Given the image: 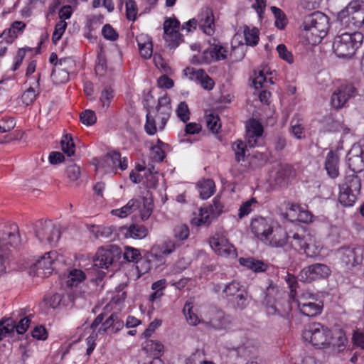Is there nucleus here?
Returning a JSON list of instances; mask_svg holds the SVG:
<instances>
[{"mask_svg": "<svg viewBox=\"0 0 364 364\" xmlns=\"http://www.w3.org/2000/svg\"><path fill=\"white\" fill-rule=\"evenodd\" d=\"M338 257L341 263L348 268L353 267L357 263L355 249L342 247L338 250Z\"/></svg>", "mask_w": 364, "mask_h": 364, "instance_id": "obj_28", "label": "nucleus"}, {"mask_svg": "<svg viewBox=\"0 0 364 364\" xmlns=\"http://www.w3.org/2000/svg\"><path fill=\"white\" fill-rule=\"evenodd\" d=\"M257 204V201L255 198H251L250 200L244 202L239 208L238 217L242 218L247 215L256 207Z\"/></svg>", "mask_w": 364, "mask_h": 364, "instance_id": "obj_49", "label": "nucleus"}, {"mask_svg": "<svg viewBox=\"0 0 364 364\" xmlns=\"http://www.w3.org/2000/svg\"><path fill=\"white\" fill-rule=\"evenodd\" d=\"M66 176L71 181H77L81 174L80 166L75 164L68 165L65 170Z\"/></svg>", "mask_w": 364, "mask_h": 364, "instance_id": "obj_60", "label": "nucleus"}, {"mask_svg": "<svg viewBox=\"0 0 364 364\" xmlns=\"http://www.w3.org/2000/svg\"><path fill=\"white\" fill-rule=\"evenodd\" d=\"M0 331L6 336L12 333L16 329V321L11 318L2 319L0 321Z\"/></svg>", "mask_w": 364, "mask_h": 364, "instance_id": "obj_54", "label": "nucleus"}, {"mask_svg": "<svg viewBox=\"0 0 364 364\" xmlns=\"http://www.w3.org/2000/svg\"><path fill=\"white\" fill-rule=\"evenodd\" d=\"M61 149L68 156H72L75 154V145L71 134H66L60 141Z\"/></svg>", "mask_w": 364, "mask_h": 364, "instance_id": "obj_42", "label": "nucleus"}, {"mask_svg": "<svg viewBox=\"0 0 364 364\" xmlns=\"http://www.w3.org/2000/svg\"><path fill=\"white\" fill-rule=\"evenodd\" d=\"M287 245L296 251L304 250L308 257H315L319 254L318 248L311 243V239L299 233L288 236Z\"/></svg>", "mask_w": 364, "mask_h": 364, "instance_id": "obj_12", "label": "nucleus"}, {"mask_svg": "<svg viewBox=\"0 0 364 364\" xmlns=\"http://www.w3.org/2000/svg\"><path fill=\"white\" fill-rule=\"evenodd\" d=\"M114 98V91L109 86H105L101 92L100 102L102 109H107Z\"/></svg>", "mask_w": 364, "mask_h": 364, "instance_id": "obj_46", "label": "nucleus"}, {"mask_svg": "<svg viewBox=\"0 0 364 364\" xmlns=\"http://www.w3.org/2000/svg\"><path fill=\"white\" fill-rule=\"evenodd\" d=\"M138 11L137 6L134 0H127L126 16L129 21H134Z\"/></svg>", "mask_w": 364, "mask_h": 364, "instance_id": "obj_61", "label": "nucleus"}, {"mask_svg": "<svg viewBox=\"0 0 364 364\" xmlns=\"http://www.w3.org/2000/svg\"><path fill=\"white\" fill-rule=\"evenodd\" d=\"M223 293L228 304L235 310L242 311L249 304L248 291L240 282L232 281L225 285Z\"/></svg>", "mask_w": 364, "mask_h": 364, "instance_id": "obj_6", "label": "nucleus"}, {"mask_svg": "<svg viewBox=\"0 0 364 364\" xmlns=\"http://www.w3.org/2000/svg\"><path fill=\"white\" fill-rule=\"evenodd\" d=\"M273 226L264 218H255L251 222V230L255 236L262 242Z\"/></svg>", "mask_w": 364, "mask_h": 364, "instance_id": "obj_21", "label": "nucleus"}, {"mask_svg": "<svg viewBox=\"0 0 364 364\" xmlns=\"http://www.w3.org/2000/svg\"><path fill=\"white\" fill-rule=\"evenodd\" d=\"M141 206L139 200L132 198L122 208L114 209L111 211L112 215L117 216L121 218H126L135 210H138Z\"/></svg>", "mask_w": 364, "mask_h": 364, "instance_id": "obj_33", "label": "nucleus"}, {"mask_svg": "<svg viewBox=\"0 0 364 364\" xmlns=\"http://www.w3.org/2000/svg\"><path fill=\"white\" fill-rule=\"evenodd\" d=\"M348 9L354 11L355 20H358L362 28L364 27V2L352 1L348 4Z\"/></svg>", "mask_w": 364, "mask_h": 364, "instance_id": "obj_43", "label": "nucleus"}, {"mask_svg": "<svg viewBox=\"0 0 364 364\" xmlns=\"http://www.w3.org/2000/svg\"><path fill=\"white\" fill-rule=\"evenodd\" d=\"M80 119L82 124L90 126L96 122L97 117L94 111L86 109L81 112Z\"/></svg>", "mask_w": 364, "mask_h": 364, "instance_id": "obj_58", "label": "nucleus"}, {"mask_svg": "<svg viewBox=\"0 0 364 364\" xmlns=\"http://www.w3.org/2000/svg\"><path fill=\"white\" fill-rule=\"evenodd\" d=\"M244 36L247 46H256L259 41V30L255 27L250 29L245 26L244 27Z\"/></svg>", "mask_w": 364, "mask_h": 364, "instance_id": "obj_44", "label": "nucleus"}, {"mask_svg": "<svg viewBox=\"0 0 364 364\" xmlns=\"http://www.w3.org/2000/svg\"><path fill=\"white\" fill-rule=\"evenodd\" d=\"M146 118L144 129L149 135H154L157 131L155 117H153L151 112L149 111L146 114Z\"/></svg>", "mask_w": 364, "mask_h": 364, "instance_id": "obj_55", "label": "nucleus"}, {"mask_svg": "<svg viewBox=\"0 0 364 364\" xmlns=\"http://www.w3.org/2000/svg\"><path fill=\"white\" fill-rule=\"evenodd\" d=\"M212 215L207 207L200 208L199 210V214L198 217L194 218L192 220V223L197 225H209L213 219Z\"/></svg>", "mask_w": 364, "mask_h": 364, "instance_id": "obj_39", "label": "nucleus"}, {"mask_svg": "<svg viewBox=\"0 0 364 364\" xmlns=\"http://www.w3.org/2000/svg\"><path fill=\"white\" fill-rule=\"evenodd\" d=\"M357 89L352 84L341 85L331 95V102L335 109H341L348 100L357 94Z\"/></svg>", "mask_w": 364, "mask_h": 364, "instance_id": "obj_13", "label": "nucleus"}, {"mask_svg": "<svg viewBox=\"0 0 364 364\" xmlns=\"http://www.w3.org/2000/svg\"><path fill=\"white\" fill-rule=\"evenodd\" d=\"M35 234L42 243L54 244L60 237V231L51 220L37 221L35 224Z\"/></svg>", "mask_w": 364, "mask_h": 364, "instance_id": "obj_7", "label": "nucleus"}, {"mask_svg": "<svg viewBox=\"0 0 364 364\" xmlns=\"http://www.w3.org/2000/svg\"><path fill=\"white\" fill-rule=\"evenodd\" d=\"M199 26L205 34L213 35L215 32L214 16L210 9L205 8L202 11Z\"/></svg>", "mask_w": 364, "mask_h": 364, "instance_id": "obj_26", "label": "nucleus"}, {"mask_svg": "<svg viewBox=\"0 0 364 364\" xmlns=\"http://www.w3.org/2000/svg\"><path fill=\"white\" fill-rule=\"evenodd\" d=\"M238 262L242 266H244L255 272H264L267 269V264L253 257H240L239 258Z\"/></svg>", "mask_w": 364, "mask_h": 364, "instance_id": "obj_35", "label": "nucleus"}, {"mask_svg": "<svg viewBox=\"0 0 364 364\" xmlns=\"http://www.w3.org/2000/svg\"><path fill=\"white\" fill-rule=\"evenodd\" d=\"M303 26L302 35L309 44L315 45L326 36L329 28L328 18L321 12H314L305 17Z\"/></svg>", "mask_w": 364, "mask_h": 364, "instance_id": "obj_2", "label": "nucleus"}, {"mask_svg": "<svg viewBox=\"0 0 364 364\" xmlns=\"http://www.w3.org/2000/svg\"><path fill=\"white\" fill-rule=\"evenodd\" d=\"M232 149L235 152V159L237 162L244 161L246 151V144L240 141H236L232 144Z\"/></svg>", "mask_w": 364, "mask_h": 364, "instance_id": "obj_50", "label": "nucleus"}, {"mask_svg": "<svg viewBox=\"0 0 364 364\" xmlns=\"http://www.w3.org/2000/svg\"><path fill=\"white\" fill-rule=\"evenodd\" d=\"M124 326V321L120 317V314L117 312L112 313L99 328L98 332L101 333L110 329L112 333H116Z\"/></svg>", "mask_w": 364, "mask_h": 364, "instance_id": "obj_24", "label": "nucleus"}, {"mask_svg": "<svg viewBox=\"0 0 364 364\" xmlns=\"http://www.w3.org/2000/svg\"><path fill=\"white\" fill-rule=\"evenodd\" d=\"M67 28V23L65 21H60L55 26V30L52 36V41L54 44L61 38Z\"/></svg>", "mask_w": 364, "mask_h": 364, "instance_id": "obj_57", "label": "nucleus"}, {"mask_svg": "<svg viewBox=\"0 0 364 364\" xmlns=\"http://www.w3.org/2000/svg\"><path fill=\"white\" fill-rule=\"evenodd\" d=\"M325 169L332 178H336L339 175V158L338 154L333 151H330L326 156Z\"/></svg>", "mask_w": 364, "mask_h": 364, "instance_id": "obj_27", "label": "nucleus"}, {"mask_svg": "<svg viewBox=\"0 0 364 364\" xmlns=\"http://www.w3.org/2000/svg\"><path fill=\"white\" fill-rule=\"evenodd\" d=\"M229 321L222 311L212 310L210 312L209 321L206 324L209 325L215 329H223L226 328Z\"/></svg>", "mask_w": 364, "mask_h": 364, "instance_id": "obj_29", "label": "nucleus"}, {"mask_svg": "<svg viewBox=\"0 0 364 364\" xmlns=\"http://www.w3.org/2000/svg\"><path fill=\"white\" fill-rule=\"evenodd\" d=\"M139 53L145 59L149 58L152 55V43L147 35L141 34L136 37Z\"/></svg>", "mask_w": 364, "mask_h": 364, "instance_id": "obj_34", "label": "nucleus"}, {"mask_svg": "<svg viewBox=\"0 0 364 364\" xmlns=\"http://www.w3.org/2000/svg\"><path fill=\"white\" fill-rule=\"evenodd\" d=\"M210 245L216 254L222 257H235L236 251L228 239L220 234H215L210 240Z\"/></svg>", "mask_w": 364, "mask_h": 364, "instance_id": "obj_14", "label": "nucleus"}, {"mask_svg": "<svg viewBox=\"0 0 364 364\" xmlns=\"http://www.w3.org/2000/svg\"><path fill=\"white\" fill-rule=\"evenodd\" d=\"M355 14L351 9H348V5L341 10L337 16V19L340 24L349 30H355L362 28L358 20H355Z\"/></svg>", "mask_w": 364, "mask_h": 364, "instance_id": "obj_19", "label": "nucleus"}, {"mask_svg": "<svg viewBox=\"0 0 364 364\" xmlns=\"http://www.w3.org/2000/svg\"><path fill=\"white\" fill-rule=\"evenodd\" d=\"M85 279V274L82 270L74 269L69 272L66 284L70 287H77Z\"/></svg>", "mask_w": 364, "mask_h": 364, "instance_id": "obj_41", "label": "nucleus"}, {"mask_svg": "<svg viewBox=\"0 0 364 364\" xmlns=\"http://www.w3.org/2000/svg\"><path fill=\"white\" fill-rule=\"evenodd\" d=\"M288 235L281 226L272 227L263 242L274 247H283L287 245Z\"/></svg>", "mask_w": 364, "mask_h": 364, "instance_id": "obj_17", "label": "nucleus"}, {"mask_svg": "<svg viewBox=\"0 0 364 364\" xmlns=\"http://www.w3.org/2000/svg\"><path fill=\"white\" fill-rule=\"evenodd\" d=\"M143 208L141 210V218L147 220L152 213L154 203L151 198L143 197Z\"/></svg>", "mask_w": 364, "mask_h": 364, "instance_id": "obj_52", "label": "nucleus"}, {"mask_svg": "<svg viewBox=\"0 0 364 364\" xmlns=\"http://www.w3.org/2000/svg\"><path fill=\"white\" fill-rule=\"evenodd\" d=\"M363 41V35L360 32L343 33L335 37L333 42V52L339 58H351Z\"/></svg>", "mask_w": 364, "mask_h": 364, "instance_id": "obj_4", "label": "nucleus"}, {"mask_svg": "<svg viewBox=\"0 0 364 364\" xmlns=\"http://www.w3.org/2000/svg\"><path fill=\"white\" fill-rule=\"evenodd\" d=\"M123 257L124 259L129 262L138 263L139 262L141 263H146V272L151 269L149 260L141 258L139 250L136 248L132 247H125Z\"/></svg>", "mask_w": 364, "mask_h": 364, "instance_id": "obj_32", "label": "nucleus"}, {"mask_svg": "<svg viewBox=\"0 0 364 364\" xmlns=\"http://www.w3.org/2000/svg\"><path fill=\"white\" fill-rule=\"evenodd\" d=\"M56 68L71 73L75 68V61L72 58H63L59 60V63L55 65Z\"/></svg>", "mask_w": 364, "mask_h": 364, "instance_id": "obj_59", "label": "nucleus"}, {"mask_svg": "<svg viewBox=\"0 0 364 364\" xmlns=\"http://www.w3.org/2000/svg\"><path fill=\"white\" fill-rule=\"evenodd\" d=\"M296 302L299 311L304 316L309 317H314L319 315L323 308V305L321 301H314L303 302V299H298Z\"/></svg>", "mask_w": 364, "mask_h": 364, "instance_id": "obj_22", "label": "nucleus"}, {"mask_svg": "<svg viewBox=\"0 0 364 364\" xmlns=\"http://www.w3.org/2000/svg\"><path fill=\"white\" fill-rule=\"evenodd\" d=\"M228 50L221 45L215 44L210 50H205L203 53L204 58L206 60L219 61L227 58Z\"/></svg>", "mask_w": 364, "mask_h": 364, "instance_id": "obj_36", "label": "nucleus"}, {"mask_svg": "<svg viewBox=\"0 0 364 364\" xmlns=\"http://www.w3.org/2000/svg\"><path fill=\"white\" fill-rule=\"evenodd\" d=\"M160 110L161 125L159 129L162 130L165 127L171 113V99L167 95H165L158 100L157 106L155 108Z\"/></svg>", "mask_w": 364, "mask_h": 364, "instance_id": "obj_23", "label": "nucleus"}, {"mask_svg": "<svg viewBox=\"0 0 364 364\" xmlns=\"http://www.w3.org/2000/svg\"><path fill=\"white\" fill-rule=\"evenodd\" d=\"M186 76L191 80H195L200 83L205 90H211L214 86V81L202 69L195 70L194 68H186L184 70Z\"/></svg>", "mask_w": 364, "mask_h": 364, "instance_id": "obj_20", "label": "nucleus"}, {"mask_svg": "<svg viewBox=\"0 0 364 364\" xmlns=\"http://www.w3.org/2000/svg\"><path fill=\"white\" fill-rule=\"evenodd\" d=\"M164 345L159 341L148 339L143 346V349L153 355L154 358H159L164 351Z\"/></svg>", "mask_w": 364, "mask_h": 364, "instance_id": "obj_38", "label": "nucleus"}, {"mask_svg": "<svg viewBox=\"0 0 364 364\" xmlns=\"http://www.w3.org/2000/svg\"><path fill=\"white\" fill-rule=\"evenodd\" d=\"M291 132L296 139H301L305 136L304 134V127L301 124L299 123V120L295 121L294 119H292L291 121Z\"/></svg>", "mask_w": 364, "mask_h": 364, "instance_id": "obj_63", "label": "nucleus"}, {"mask_svg": "<svg viewBox=\"0 0 364 364\" xmlns=\"http://www.w3.org/2000/svg\"><path fill=\"white\" fill-rule=\"evenodd\" d=\"M215 183L212 179L203 180L198 184L200 196L202 199L210 198L215 191Z\"/></svg>", "mask_w": 364, "mask_h": 364, "instance_id": "obj_40", "label": "nucleus"}, {"mask_svg": "<svg viewBox=\"0 0 364 364\" xmlns=\"http://www.w3.org/2000/svg\"><path fill=\"white\" fill-rule=\"evenodd\" d=\"M263 132V127L258 120L251 119L247 122L245 138L250 147H255L257 144Z\"/></svg>", "mask_w": 364, "mask_h": 364, "instance_id": "obj_16", "label": "nucleus"}, {"mask_svg": "<svg viewBox=\"0 0 364 364\" xmlns=\"http://www.w3.org/2000/svg\"><path fill=\"white\" fill-rule=\"evenodd\" d=\"M20 241L17 225H0V275L6 272L10 247H17Z\"/></svg>", "mask_w": 364, "mask_h": 364, "instance_id": "obj_3", "label": "nucleus"}, {"mask_svg": "<svg viewBox=\"0 0 364 364\" xmlns=\"http://www.w3.org/2000/svg\"><path fill=\"white\" fill-rule=\"evenodd\" d=\"M174 237L179 240H185L189 236V228L186 224H179L173 229Z\"/></svg>", "mask_w": 364, "mask_h": 364, "instance_id": "obj_56", "label": "nucleus"}, {"mask_svg": "<svg viewBox=\"0 0 364 364\" xmlns=\"http://www.w3.org/2000/svg\"><path fill=\"white\" fill-rule=\"evenodd\" d=\"M206 124L207 127L213 134H218L221 127L219 117L213 114H210L206 116Z\"/></svg>", "mask_w": 364, "mask_h": 364, "instance_id": "obj_51", "label": "nucleus"}, {"mask_svg": "<svg viewBox=\"0 0 364 364\" xmlns=\"http://www.w3.org/2000/svg\"><path fill=\"white\" fill-rule=\"evenodd\" d=\"M176 114L178 117L183 122H186L189 119L190 112L188 105L185 102H181L178 105Z\"/></svg>", "mask_w": 364, "mask_h": 364, "instance_id": "obj_62", "label": "nucleus"}, {"mask_svg": "<svg viewBox=\"0 0 364 364\" xmlns=\"http://www.w3.org/2000/svg\"><path fill=\"white\" fill-rule=\"evenodd\" d=\"M348 158V166L350 169L353 172L359 173L364 170V150L358 148L353 149L352 151L349 153Z\"/></svg>", "mask_w": 364, "mask_h": 364, "instance_id": "obj_25", "label": "nucleus"}, {"mask_svg": "<svg viewBox=\"0 0 364 364\" xmlns=\"http://www.w3.org/2000/svg\"><path fill=\"white\" fill-rule=\"evenodd\" d=\"M266 311L269 315H278L288 318L291 311V305L289 299H281L272 302L268 296L266 297Z\"/></svg>", "mask_w": 364, "mask_h": 364, "instance_id": "obj_15", "label": "nucleus"}, {"mask_svg": "<svg viewBox=\"0 0 364 364\" xmlns=\"http://www.w3.org/2000/svg\"><path fill=\"white\" fill-rule=\"evenodd\" d=\"M212 215V218L218 217L223 212L224 205L220 201V197L216 196L213 200V204L207 207Z\"/></svg>", "mask_w": 364, "mask_h": 364, "instance_id": "obj_53", "label": "nucleus"}, {"mask_svg": "<svg viewBox=\"0 0 364 364\" xmlns=\"http://www.w3.org/2000/svg\"><path fill=\"white\" fill-rule=\"evenodd\" d=\"M331 273L328 266L325 264L315 263L304 267L299 273L300 281L311 283L316 280L328 278Z\"/></svg>", "mask_w": 364, "mask_h": 364, "instance_id": "obj_8", "label": "nucleus"}, {"mask_svg": "<svg viewBox=\"0 0 364 364\" xmlns=\"http://www.w3.org/2000/svg\"><path fill=\"white\" fill-rule=\"evenodd\" d=\"M55 252H49L42 256L34 264V267L37 272V274L42 277H48L53 271L54 257Z\"/></svg>", "mask_w": 364, "mask_h": 364, "instance_id": "obj_18", "label": "nucleus"}, {"mask_svg": "<svg viewBox=\"0 0 364 364\" xmlns=\"http://www.w3.org/2000/svg\"><path fill=\"white\" fill-rule=\"evenodd\" d=\"M361 179L355 174L346 176L339 185L338 201L344 207L353 206L360 194Z\"/></svg>", "mask_w": 364, "mask_h": 364, "instance_id": "obj_5", "label": "nucleus"}, {"mask_svg": "<svg viewBox=\"0 0 364 364\" xmlns=\"http://www.w3.org/2000/svg\"><path fill=\"white\" fill-rule=\"evenodd\" d=\"M180 22L175 18H169L164 23V38L171 49L177 48L183 41V36L179 33Z\"/></svg>", "mask_w": 364, "mask_h": 364, "instance_id": "obj_10", "label": "nucleus"}, {"mask_svg": "<svg viewBox=\"0 0 364 364\" xmlns=\"http://www.w3.org/2000/svg\"><path fill=\"white\" fill-rule=\"evenodd\" d=\"M121 255L122 250L117 245H110L108 248L102 247L96 253L94 265L98 268L107 269L120 259Z\"/></svg>", "mask_w": 364, "mask_h": 364, "instance_id": "obj_9", "label": "nucleus"}, {"mask_svg": "<svg viewBox=\"0 0 364 364\" xmlns=\"http://www.w3.org/2000/svg\"><path fill=\"white\" fill-rule=\"evenodd\" d=\"M120 232L126 237L142 239L148 234V230L141 225H132L129 227H122Z\"/></svg>", "mask_w": 364, "mask_h": 364, "instance_id": "obj_30", "label": "nucleus"}, {"mask_svg": "<svg viewBox=\"0 0 364 364\" xmlns=\"http://www.w3.org/2000/svg\"><path fill=\"white\" fill-rule=\"evenodd\" d=\"M127 167V159L126 157L122 158L120 153L115 151L107 153L97 166V168H104L105 172L114 173H116L118 168L124 171Z\"/></svg>", "mask_w": 364, "mask_h": 364, "instance_id": "obj_11", "label": "nucleus"}, {"mask_svg": "<svg viewBox=\"0 0 364 364\" xmlns=\"http://www.w3.org/2000/svg\"><path fill=\"white\" fill-rule=\"evenodd\" d=\"M271 11L275 18V26L278 29H284L287 23V19L285 14L282 11V9L276 6H271Z\"/></svg>", "mask_w": 364, "mask_h": 364, "instance_id": "obj_45", "label": "nucleus"}, {"mask_svg": "<svg viewBox=\"0 0 364 364\" xmlns=\"http://www.w3.org/2000/svg\"><path fill=\"white\" fill-rule=\"evenodd\" d=\"M296 176V171L290 164H282L277 171L275 180L277 183L283 185Z\"/></svg>", "mask_w": 364, "mask_h": 364, "instance_id": "obj_31", "label": "nucleus"}, {"mask_svg": "<svg viewBox=\"0 0 364 364\" xmlns=\"http://www.w3.org/2000/svg\"><path fill=\"white\" fill-rule=\"evenodd\" d=\"M277 50L278 52L279 56L282 58L284 60L287 61L289 63H293L294 58L291 52H289L287 47L284 44L278 45L277 48Z\"/></svg>", "mask_w": 364, "mask_h": 364, "instance_id": "obj_64", "label": "nucleus"}, {"mask_svg": "<svg viewBox=\"0 0 364 364\" xmlns=\"http://www.w3.org/2000/svg\"><path fill=\"white\" fill-rule=\"evenodd\" d=\"M192 309V303L186 302L183 307V313L188 323L193 326H196L200 323L201 321L198 318V316L193 312Z\"/></svg>", "mask_w": 364, "mask_h": 364, "instance_id": "obj_48", "label": "nucleus"}, {"mask_svg": "<svg viewBox=\"0 0 364 364\" xmlns=\"http://www.w3.org/2000/svg\"><path fill=\"white\" fill-rule=\"evenodd\" d=\"M258 342L255 340H247L242 346L237 348V354L241 357H250L255 355L258 350Z\"/></svg>", "mask_w": 364, "mask_h": 364, "instance_id": "obj_37", "label": "nucleus"}, {"mask_svg": "<svg viewBox=\"0 0 364 364\" xmlns=\"http://www.w3.org/2000/svg\"><path fill=\"white\" fill-rule=\"evenodd\" d=\"M302 336L305 341H309L317 348H323L331 345L333 347L336 346L339 351L345 348L347 341L345 335L340 331L336 337L338 341L335 342V338L331 330L320 323L307 325Z\"/></svg>", "mask_w": 364, "mask_h": 364, "instance_id": "obj_1", "label": "nucleus"}, {"mask_svg": "<svg viewBox=\"0 0 364 364\" xmlns=\"http://www.w3.org/2000/svg\"><path fill=\"white\" fill-rule=\"evenodd\" d=\"M70 73L54 67L51 73V78L55 84H62L68 81Z\"/></svg>", "mask_w": 364, "mask_h": 364, "instance_id": "obj_47", "label": "nucleus"}]
</instances>
